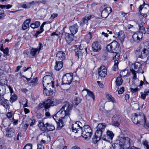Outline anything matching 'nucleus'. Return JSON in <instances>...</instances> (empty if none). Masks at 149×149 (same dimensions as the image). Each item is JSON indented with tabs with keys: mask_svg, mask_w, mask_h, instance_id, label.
I'll return each instance as SVG.
<instances>
[{
	"mask_svg": "<svg viewBox=\"0 0 149 149\" xmlns=\"http://www.w3.org/2000/svg\"><path fill=\"white\" fill-rule=\"evenodd\" d=\"M72 105L66 102L60 110L53 117L56 122L58 128H62L65 125V123L70 119L69 112L72 109Z\"/></svg>",
	"mask_w": 149,
	"mask_h": 149,
	"instance_id": "obj_1",
	"label": "nucleus"
},
{
	"mask_svg": "<svg viewBox=\"0 0 149 149\" xmlns=\"http://www.w3.org/2000/svg\"><path fill=\"white\" fill-rule=\"evenodd\" d=\"M131 144L130 139L129 138L121 137L113 143V147L115 149H126L130 148Z\"/></svg>",
	"mask_w": 149,
	"mask_h": 149,
	"instance_id": "obj_2",
	"label": "nucleus"
},
{
	"mask_svg": "<svg viewBox=\"0 0 149 149\" xmlns=\"http://www.w3.org/2000/svg\"><path fill=\"white\" fill-rule=\"evenodd\" d=\"M132 120L134 123L139 125L144 124L146 126L145 116L142 112H137L132 115L131 118Z\"/></svg>",
	"mask_w": 149,
	"mask_h": 149,
	"instance_id": "obj_3",
	"label": "nucleus"
},
{
	"mask_svg": "<svg viewBox=\"0 0 149 149\" xmlns=\"http://www.w3.org/2000/svg\"><path fill=\"white\" fill-rule=\"evenodd\" d=\"M81 136L87 140H89L92 134V130L88 125H84L81 129Z\"/></svg>",
	"mask_w": 149,
	"mask_h": 149,
	"instance_id": "obj_4",
	"label": "nucleus"
},
{
	"mask_svg": "<svg viewBox=\"0 0 149 149\" xmlns=\"http://www.w3.org/2000/svg\"><path fill=\"white\" fill-rule=\"evenodd\" d=\"M119 43L116 41L114 40L107 45V50L109 52L117 54V52L119 50Z\"/></svg>",
	"mask_w": 149,
	"mask_h": 149,
	"instance_id": "obj_5",
	"label": "nucleus"
},
{
	"mask_svg": "<svg viewBox=\"0 0 149 149\" xmlns=\"http://www.w3.org/2000/svg\"><path fill=\"white\" fill-rule=\"evenodd\" d=\"M139 11L144 17L149 16V5L146 4L144 1L143 4L139 7Z\"/></svg>",
	"mask_w": 149,
	"mask_h": 149,
	"instance_id": "obj_6",
	"label": "nucleus"
},
{
	"mask_svg": "<svg viewBox=\"0 0 149 149\" xmlns=\"http://www.w3.org/2000/svg\"><path fill=\"white\" fill-rule=\"evenodd\" d=\"M54 81L52 77L50 75L45 76L42 79V84L44 88L46 86H52V85H54Z\"/></svg>",
	"mask_w": 149,
	"mask_h": 149,
	"instance_id": "obj_7",
	"label": "nucleus"
},
{
	"mask_svg": "<svg viewBox=\"0 0 149 149\" xmlns=\"http://www.w3.org/2000/svg\"><path fill=\"white\" fill-rule=\"evenodd\" d=\"M52 85V86H46V87L45 86V88L44 87L43 92V93L47 96L52 95L55 90V87L54 85Z\"/></svg>",
	"mask_w": 149,
	"mask_h": 149,
	"instance_id": "obj_8",
	"label": "nucleus"
},
{
	"mask_svg": "<svg viewBox=\"0 0 149 149\" xmlns=\"http://www.w3.org/2000/svg\"><path fill=\"white\" fill-rule=\"evenodd\" d=\"M114 136V134L111 131L108 130L106 134L104 135L102 138L103 140L111 143Z\"/></svg>",
	"mask_w": 149,
	"mask_h": 149,
	"instance_id": "obj_9",
	"label": "nucleus"
},
{
	"mask_svg": "<svg viewBox=\"0 0 149 149\" xmlns=\"http://www.w3.org/2000/svg\"><path fill=\"white\" fill-rule=\"evenodd\" d=\"M72 76L70 74H66L62 79V84H70L72 81Z\"/></svg>",
	"mask_w": 149,
	"mask_h": 149,
	"instance_id": "obj_10",
	"label": "nucleus"
},
{
	"mask_svg": "<svg viewBox=\"0 0 149 149\" xmlns=\"http://www.w3.org/2000/svg\"><path fill=\"white\" fill-rule=\"evenodd\" d=\"M142 52H144L143 55H146L147 56L149 53V42H145L142 44L141 48Z\"/></svg>",
	"mask_w": 149,
	"mask_h": 149,
	"instance_id": "obj_11",
	"label": "nucleus"
},
{
	"mask_svg": "<svg viewBox=\"0 0 149 149\" xmlns=\"http://www.w3.org/2000/svg\"><path fill=\"white\" fill-rule=\"evenodd\" d=\"M112 11L111 7H108L105 8L102 11L101 16L102 18H106Z\"/></svg>",
	"mask_w": 149,
	"mask_h": 149,
	"instance_id": "obj_12",
	"label": "nucleus"
},
{
	"mask_svg": "<svg viewBox=\"0 0 149 149\" xmlns=\"http://www.w3.org/2000/svg\"><path fill=\"white\" fill-rule=\"evenodd\" d=\"M22 77L26 79L28 84L30 86H36L38 84V81L37 77L32 79L31 78H26L24 76Z\"/></svg>",
	"mask_w": 149,
	"mask_h": 149,
	"instance_id": "obj_13",
	"label": "nucleus"
},
{
	"mask_svg": "<svg viewBox=\"0 0 149 149\" xmlns=\"http://www.w3.org/2000/svg\"><path fill=\"white\" fill-rule=\"evenodd\" d=\"M103 132V131L102 130H100L97 129L95 133V136L93 137V141L95 142V141L97 142L99 141L101 138Z\"/></svg>",
	"mask_w": 149,
	"mask_h": 149,
	"instance_id": "obj_14",
	"label": "nucleus"
},
{
	"mask_svg": "<svg viewBox=\"0 0 149 149\" xmlns=\"http://www.w3.org/2000/svg\"><path fill=\"white\" fill-rule=\"evenodd\" d=\"M143 34L137 32L134 33L132 37L134 41L136 43L139 42L143 37Z\"/></svg>",
	"mask_w": 149,
	"mask_h": 149,
	"instance_id": "obj_15",
	"label": "nucleus"
},
{
	"mask_svg": "<svg viewBox=\"0 0 149 149\" xmlns=\"http://www.w3.org/2000/svg\"><path fill=\"white\" fill-rule=\"evenodd\" d=\"M107 69L104 66H101L98 70L99 74L101 77H105L107 75Z\"/></svg>",
	"mask_w": 149,
	"mask_h": 149,
	"instance_id": "obj_16",
	"label": "nucleus"
},
{
	"mask_svg": "<svg viewBox=\"0 0 149 149\" xmlns=\"http://www.w3.org/2000/svg\"><path fill=\"white\" fill-rule=\"evenodd\" d=\"M87 49L84 48V50H81L80 48H77L74 49L75 56L78 57V59H81L82 58L83 54L85 51L86 52Z\"/></svg>",
	"mask_w": 149,
	"mask_h": 149,
	"instance_id": "obj_17",
	"label": "nucleus"
},
{
	"mask_svg": "<svg viewBox=\"0 0 149 149\" xmlns=\"http://www.w3.org/2000/svg\"><path fill=\"white\" fill-rule=\"evenodd\" d=\"M65 59V54L62 51L58 52L56 54V60L57 61H62Z\"/></svg>",
	"mask_w": 149,
	"mask_h": 149,
	"instance_id": "obj_18",
	"label": "nucleus"
},
{
	"mask_svg": "<svg viewBox=\"0 0 149 149\" xmlns=\"http://www.w3.org/2000/svg\"><path fill=\"white\" fill-rule=\"evenodd\" d=\"M120 56L119 54H116L113 58V60L114 62V66L112 68V70L114 71H116L118 68V59Z\"/></svg>",
	"mask_w": 149,
	"mask_h": 149,
	"instance_id": "obj_19",
	"label": "nucleus"
},
{
	"mask_svg": "<svg viewBox=\"0 0 149 149\" xmlns=\"http://www.w3.org/2000/svg\"><path fill=\"white\" fill-rule=\"evenodd\" d=\"M42 47V44L41 43L39 42V45L37 48H32L30 52V54L31 55V56H30L31 57H33L34 56L36 52L38 51L39 52L41 49Z\"/></svg>",
	"mask_w": 149,
	"mask_h": 149,
	"instance_id": "obj_20",
	"label": "nucleus"
},
{
	"mask_svg": "<svg viewBox=\"0 0 149 149\" xmlns=\"http://www.w3.org/2000/svg\"><path fill=\"white\" fill-rule=\"evenodd\" d=\"M93 50L94 52H99L101 49L100 44L97 42H93L92 45Z\"/></svg>",
	"mask_w": 149,
	"mask_h": 149,
	"instance_id": "obj_21",
	"label": "nucleus"
},
{
	"mask_svg": "<svg viewBox=\"0 0 149 149\" xmlns=\"http://www.w3.org/2000/svg\"><path fill=\"white\" fill-rule=\"evenodd\" d=\"M4 85H7L6 80H1L0 82V95H3V93L6 89Z\"/></svg>",
	"mask_w": 149,
	"mask_h": 149,
	"instance_id": "obj_22",
	"label": "nucleus"
},
{
	"mask_svg": "<svg viewBox=\"0 0 149 149\" xmlns=\"http://www.w3.org/2000/svg\"><path fill=\"white\" fill-rule=\"evenodd\" d=\"M143 54H144V52H142V50L141 48L137 49L135 52V55L137 58H140L142 59L147 56L146 55L145 56L143 55Z\"/></svg>",
	"mask_w": 149,
	"mask_h": 149,
	"instance_id": "obj_23",
	"label": "nucleus"
},
{
	"mask_svg": "<svg viewBox=\"0 0 149 149\" xmlns=\"http://www.w3.org/2000/svg\"><path fill=\"white\" fill-rule=\"evenodd\" d=\"M73 34L65 33V39L67 43L70 44L73 40Z\"/></svg>",
	"mask_w": 149,
	"mask_h": 149,
	"instance_id": "obj_24",
	"label": "nucleus"
},
{
	"mask_svg": "<svg viewBox=\"0 0 149 149\" xmlns=\"http://www.w3.org/2000/svg\"><path fill=\"white\" fill-rule=\"evenodd\" d=\"M10 92L11 93V97L10 98V102L13 103L16 101L17 98V96L14 93L12 88L10 86Z\"/></svg>",
	"mask_w": 149,
	"mask_h": 149,
	"instance_id": "obj_25",
	"label": "nucleus"
},
{
	"mask_svg": "<svg viewBox=\"0 0 149 149\" xmlns=\"http://www.w3.org/2000/svg\"><path fill=\"white\" fill-rule=\"evenodd\" d=\"M79 26L77 24H75L73 25L70 26L69 27L71 33L72 34H75L78 31Z\"/></svg>",
	"mask_w": 149,
	"mask_h": 149,
	"instance_id": "obj_26",
	"label": "nucleus"
},
{
	"mask_svg": "<svg viewBox=\"0 0 149 149\" xmlns=\"http://www.w3.org/2000/svg\"><path fill=\"white\" fill-rule=\"evenodd\" d=\"M47 123H45L43 121H40L38 124L40 129L42 131H46Z\"/></svg>",
	"mask_w": 149,
	"mask_h": 149,
	"instance_id": "obj_27",
	"label": "nucleus"
},
{
	"mask_svg": "<svg viewBox=\"0 0 149 149\" xmlns=\"http://www.w3.org/2000/svg\"><path fill=\"white\" fill-rule=\"evenodd\" d=\"M52 99H47L44 103L45 104L44 106L45 110L46 111H47V109L49 108L51 106H52V102H51Z\"/></svg>",
	"mask_w": 149,
	"mask_h": 149,
	"instance_id": "obj_28",
	"label": "nucleus"
},
{
	"mask_svg": "<svg viewBox=\"0 0 149 149\" xmlns=\"http://www.w3.org/2000/svg\"><path fill=\"white\" fill-rule=\"evenodd\" d=\"M82 94H86V93L87 95H88L89 96L92 98L93 100H95V96L92 92L89 91L87 89H86L82 91Z\"/></svg>",
	"mask_w": 149,
	"mask_h": 149,
	"instance_id": "obj_29",
	"label": "nucleus"
},
{
	"mask_svg": "<svg viewBox=\"0 0 149 149\" xmlns=\"http://www.w3.org/2000/svg\"><path fill=\"white\" fill-rule=\"evenodd\" d=\"M63 63L61 61H56V65L54 67L55 70L59 71L60 70L63 66Z\"/></svg>",
	"mask_w": 149,
	"mask_h": 149,
	"instance_id": "obj_30",
	"label": "nucleus"
},
{
	"mask_svg": "<svg viewBox=\"0 0 149 149\" xmlns=\"http://www.w3.org/2000/svg\"><path fill=\"white\" fill-rule=\"evenodd\" d=\"M134 68L135 70L138 72H141L142 69V65L139 62L135 63L134 65Z\"/></svg>",
	"mask_w": 149,
	"mask_h": 149,
	"instance_id": "obj_31",
	"label": "nucleus"
},
{
	"mask_svg": "<svg viewBox=\"0 0 149 149\" xmlns=\"http://www.w3.org/2000/svg\"><path fill=\"white\" fill-rule=\"evenodd\" d=\"M119 119L118 116L117 115H115L112 118L113 125L118 127L119 125V123L117 122V120Z\"/></svg>",
	"mask_w": 149,
	"mask_h": 149,
	"instance_id": "obj_32",
	"label": "nucleus"
},
{
	"mask_svg": "<svg viewBox=\"0 0 149 149\" xmlns=\"http://www.w3.org/2000/svg\"><path fill=\"white\" fill-rule=\"evenodd\" d=\"M118 38L121 41L123 42L125 38V34L123 31H119L118 34Z\"/></svg>",
	"mask_w": 149,
	"mask_h": 149,
	"instance_id": "obj_33",
	"label": "nucleus"
},
{
	"mask_svg": "<svg viewBox=\"0 0 149 149\" xmlns=\"http://www.w3.org/2000/svg\"><path fill=\"white\" fill-rule=\"evenodd\" d=\"M72 131L75 133H77L78 131L81 130V129L79 127L76 122L72 125Z\"/></svg>",
	"mask_w": 149,
	"mask_h": 149,
	"instance_id": "obj_34",
	"label": "nucleus"
},
{
	"mask_svg": "<svg viewBox=\"0 0 149 149\" xmlns=\"http://www.w3.org/2000/svg\"><path fill=\"white\" fill-rule=\"evenodd\" d=\"M40 136L42 139L47 141L48 139H49L50 138V136L48 135L47 133L46 132H43L41 133Z\"/></svg>",
	"mask_w": 149,
	"mask_h": 149,
	"instance_id": "obj_35",
	"label": "nucleus"
},
{
	"mask_svg": "<svg viewBox=\"0 0 149 149\" xmlns=\"http://www.w3.org/2000/svg\"><path fill=\"white\" fill-rule=\"evenodd\" d=\"M106 127V124L105 123H100L97 126V130L104 131Z\"/></svg>",
	"mask_w": 149,
	"mask_h": 149,
	"instance_id": "obj_36",
	"label": "nucleus"
},
{
	"mask_svg": "<svg viewBox=\"0 0 149 149\" xmlns=\"http://www.w3.org/2000/svg\"><path fill=\"white\" fill-rule=\"evenodd\" d=\"M47 141L42 139L40 142V143H39L38 144L37 149H44V147L42 145L43 144H45L46 141Z\"/></svg>",
	"mask_w": 149,
	"mask_h": 149,
	"instance_id": "obj_37",
	"label": "nucleus"
},
{
	"mask_svg": "<svg viewBox=\"0 0 149 149\" xmlns=\"http://www.w3.org/2000/svg\"><path fill=\"white\" fill-rule=\"evenodd\" d=\"M92 17L91 15H87L83 18L82 22L84 23L85 24L88 22V21Z\"/></svg>",
	"mask_w": 149,
	"mask_h": 149,
	"instance_id": "obj_38",
	"label": "nucleus"
},
{
	"mask_svg": "<svg viewBox=\"0 0 149 149\" xmlns=\"http://www.w3.org/2000/svg\"><path fill=\"white\" fill-rule=\"evenodd\" d=\"M55 127L53 125L48 123L46 131H52L54 130Z\"/></svg>",
	"mask_w": 149,
	"mask_h": 149,
	"instance_id": "obj_39",
	"label": "nucleus"
},
{
	"mask_svg": "<svg viewBox=\"0 0 149 149\" xmlns=\"http://www.w3.org/2000/svg\"><path fill=\"white\" fill-rule=\"evenodd\" d=\"M116 84L117 86L121 85L123 83V80L121 77H118L117 78L116 81Z\"/></svg>",
	"mask_w": 149,
	"mask_h": 149,
	"instance_id": "obj_40",
	"label": "nucleus"
},
{
	"mask_svg": "<svg viewBox=\"0 0 149 149\" xmlns=\"http://www.w3.org/2000/svg\"><path fill=\"white\" fill-rule=\"evenodd\" d=\"M139 31L137 32L139 33H142V34L143 33H145V30L144 27L142 25L140 24H139Z\"/></svg>",
	"mask_w": 149,
	"mask_h": 149,
	"instance_id": "obj_41",
	"label": "nucleus"
},
{
	"mask_svg": "<svg viewBox=\"0 0 149 149\" xmlns=\"http://www.w3.org/2000/svg\"><path fill=\"white\" fill-rule=\"evenodd\" d=\"M40 24L39 21H36L34 23H32L30 25V27L33 29L36 28L39 26Z\"/></svg>",
	"mask_w": 149,
	"mask_h": 149,
	"instance_id": "obj_42",
	"label": "nucleus"
},
{
	"mask_svg": "<svg viewBox=\"0 0 149 149\" xmlns=\"http://www.w3.org/2000/svg\"><path fill=\"white\" fill-rule=\"evenodd\" d=\"M2 98V99H3V98ZM3 99V100H2V104L3 105V106L5 108L7 109L9 107L8 100L6 99Z\"/></svg>",
	"mask_w": 149,
	"mask_h": 149,
	"instance_id": "obj_43",
	"label": "nucleus"
},
{
	"mask_svg": "<svg viewBox=\"0 0 149 149\" xmlns=\"http://www.w3.org/2000/svg\"><path fill=\"white\" fill-rule=\"evenodd\" d=\"M106 96L107 99L109 100L114 103L116 102L114 99L111 95L108 93H107L106 95Z\"/></svg>",
	"mask_w": 149,
	"mask_h": 149,
	"instance_id": "obj_44",
	"label": "nucleus"
},
{
	"mask_svg": "<svg viewBox=\"0 0 149 149\" xmlns=\"http://www.w3.org/2000/svg\"><path fill=\"white\" fill-rule=\"evenodd\" d=\"M128 73V71L127 70H122L120 72V77H125L126 76Z\"/></svg>",
	"mask_w": 149,
	"mask_h": 149,
	"instance_id": "obj_45",
	"label": "nucleus"
},
{
	"mask_svg": "<svg viewBox=\"0 0 149 149\" xmlns=\"http://www.w3.org/2000/svg\"><path fill=\"white\" fill-rule=\"evenodd\" d=\"M51 102H52V106H53L54 105H56L58 104V101L57 99L53 98H51Z\"/></svg>",
	"mask_w": 149,
	"mask_h": 149,
	"instance_id": "obj_46",
	"label": "nucleus"
},
{
	"mask_svg": "<svg viewBox=\"0 0 149 149\" xmlns=\"http://www.w3.org/2000/svg\"><path fill=\"white\" fill-rule=\"evenodd\" d=\"M39 12L42 15L44 16L47 13V10L45 8H42L39 10Z\"/></svg>",
	"mask_w": 149,
	"mask_h": 149,
	"instance_id": "obj_47",
	"label": "nucleus"
},
{
	"mask_svg": "<svg viewBox=\"0 0 149 149\" xmlns=\"http://www.w3.org/2000/svg\"><path fill=\"white\" fill-rule=\"evenodd\" d=\"M21 7L25 9L29 8H30V6L28 3L26 4L25 3H23L21 4Z\"/></svg>",
	"mask_w": 149,
	"mask_h": 149,
	"instance_id": "obj_48",
	"label": "nucleus"
},
{
	"mask_svg": "<svg viewBox=\"0 0 149 149\" xmlns=\"http://www.w3.org/2000/svg\"><path fill=\"white\" fill-rule=\"evenodd\" d=\"M81 102V100L79 97H77L74 100V103L76 105H77Z\"/></svg>",
	"mask_w": 149,
	"mask_h": 149,
	"instance_id": "obj_49",
	"label": "nucleus"
},
{
	"mask_svg": "<svg viewBox=\"0 0 149 149\" xmlns=\"http://www.w3.org/2000/svg\"><path fill=\"white\" fill-rule=\"evenodd\" d=\"M87 41H89L91 39V33H88L86 36Z\"/></svg>",
	"mask_w": 149,
	"mask_h": 149,
	"instance_id": "obj_50",
	"label": "nucleus"
},
{
	"mask_svg": "<svg viewBox=\"0 0 149 149\" xmlns=\"http://www.w3.org/2000/svg\"><path fill=\"white\" fill-rule=\"evenodd\" d=\"M8 51H9V49L8 47L6 48L3 51V52L4 54V56H7V55H8Z\"/></svg>",
	"mask_w": 149,
	"mask_h": 149,
	"instance_id": "obj_51",
	"label": "nucleus"
},
{
	"mask_svg": "<svg viewBox=\"0 0 149 149\" xmlns=\"http://www.w3.org/2000/svg\"><path fill=\"white\" fill-rule=\"evenodd\" d=\"M0 8L1 9H8L9 8V5H0Z\"/></svg>",
	"mask_w": 149,
	"mask_h": 149,
	"instance_id": "obj_52",
	"label": "nucleus"
},
{
	"mask_svg": "<svg viewBox=\"0 0 149 149\" xmlns=\"http://www.w3.org/2000/svg\"><path fill=\"white\" fill-rule=\"evenodd\" d=\"M29 26V25H28L26 23H24L22 25V29L24 30H25Z\"/></svg>",
	"mask_w": 149,
	"mask_h": 149,
	"instance_id": "obj_53",
	"label": "nucleus"
},
{
	"mask_svg": "<svg viewBox=\"0 0 149 149\" xmlns=\"http://www.w3.org/2000/svg\"><path fill=\"white\" fill-rule=\"evenodd\" d=\"M40 30L38 31H37L35 34V36H36V37H37L38 36L40 33L42 32L44 29H41V28H40Z\"/></svg>",
	"mask_w": 149,
	"mask_h": 149,
	"instance_id": "obj_54",
	"label": "nucleus"
},
{
	"mask_svg": "<svg viewBox=\"0 0 149 149\" xmlns=\"http://www.w3.org/2000/svg\"><path fill=\"white\" fill-rule=\"evenodd\" d=\"M11 133H10V137L12 136H13L15 134V130L14 129H10V132Z\"/></svg>",
	"mask_w": 149,
	"mask_h": 149,
	"instance_id": "obj_55",
	"label": "nucleus"
},
{
	"mask_svg": "<svg viewBox=\"0 0 149 149\" xmlns=\"http://www.w3.org/2000/svg\"><path fill=\"white\" fill-rule=\"evenodd\" d=\"M131 72L132 74H133V79H136V75L135 71L134 70H131Z\"/></svg>",
	"mask_w": 149,
	"mask_h": 149,
	"instance_id": "obj_56",
	"label": "nucleus"
},
{
	"mask_svg": "<svg viewBox=\"0 0 149 149\" xmlns=\"http://www.w3.org/2000/svg\"><path fill=\"white\" fill-rule=\"evenodd\" d=\"M6 137H8L9 135V128L8 127L6 128Z\"/></svg>",
	"mask_w": 149,
	"mask_h": 149,
	"instance_id": "obj_57",
	"label": "nucleus"
},
{
	"mask_svg": "<svg viewBox=\"0 0 149 149\" xmlns=\"http://www.w3.org/2000/svg\"><path fill=\"white\" fill-rule=\"evenodd\" d=\"M44 102H43L42 103H40L38 105V108L41 109L43 107H44L45 104L44 103Z\"/></svg>",
	"mask_w": 149,
	"mask_h": 149,
	"instance_id": "obj_58",
	"label": "nucleus"
},
{
	"mask_svg": "<svg viewBox=\"0 0 149 149\" xmlns=\"http://www.w3.org/2000/svg\"><path fill=\"white\" fill-rule=\"evenodd\" d=\"M141 97L142 98V99H143V100H145L146 98V97L147 95L146 93H144L143 92H141Z\"/></svg>",
	"mask_w": 149,
	"mask_h": 149,
	"instance_id": "obj_59",
	"label": "nucleus"
},
{
	"mask_svg": "<svg viewBox=\"0 0 149 149\" xmlns=\"http://www.w3.org/2000/svg\"><path fill=\"white\" fill-rule=\"evenodd\" d=\"M77 124L79 127L81 129H81L82 128V125L81 123L79 121H76V122Z\"/></svg>",
	"mask_w": 149,
	"mask_h": 149,
	"instance_id": "obj_60",
	"label": "nucleus"
},
{
	"mask_svg": "<svg viewBox=\"0 0 149 149\" xmlns=\"http://www.w3.org/2000/svg\"><path fill=\"white\" fill-rule=\"evenodd\" d=\"M124 87H122L118 91V93L119 94H121L124 92Z\"/></svg>",
	"mask_w": 149,
	"mask_h": 149,
	"instance_id": "obj_61",
	"label": "nucleus"
},
{
	"mask_svg": "<svg viewBox=\"0 0 149 149\" xmlns=\"http://www.w3.org/2000/svg\"><path fill=\"white\" fill-rule=\"evenodd\" d=\"M130 90L131 91L132 93H134L138 91V89L137 88H131Z\"/></svg>",
	"mask_w": 149,
	"mask_h": 149,
	"instance_id": "obj_62",
	"label": "nucleus"
},
{
	"mask_svg": "<svg viewBox=\"0 0 149 149\" xmlns=\"http://www.w3.org/2000/svg\"><path fill=\"white\" fill-rule=\"evenodd\" d=\"M47 1L46 0H42L39 1L38 2L40 3H42L43 4H45L47 3Z\"/></svg>",
	"mask_w": 149,
	"mask_h": 149,
	"instance_id": "obj_63",
	"label": "nucleus"
},
{
	"mask_svg": "<svg viewBox=\"0 0 149 149\" xmlns=\"http://www.w3.org/2000/svg\"><path fill=\"white\" fill-rule=\"evenodd\" d=\"M57 14H52L50 17V18L51 19H53L55 17H57Z\"/></svg>",
	"mask_w": 149,
	"mask_h": 149,
	"instance_id": "obj_64",
	"label": "nucleus"
}]
</instances>
